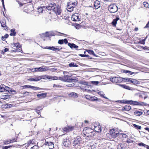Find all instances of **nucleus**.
<instances>
[{
    "label": "nucleus",
    "instance_id": "obj_1",
    "mask_svg": "<svg viewBox=\"0 0 149 149\" xmlns=\"http://www.w3.org/2000/svg\"><path fill=\"white\" fill-rule=\"evenodd\" d=\"M58 79L62 81L68 82H72V81L74 80V79L70 75H65L63 77H60Z\"/></svg>",
    "mask_w": 149,
    "mask_h": 149
},
{
    "label": "nucleus",
    "instance_id": "obj_2",
    "mask_svg": "<svg viewBox=\"0 0 149 149\" xmlns=\"http://www.w3.org/2000/svg\"><path fill=\"white\" fill-rule=\"evenodd\" d=\"M108 10L110 13H114L118 11V8L115 4H112L109 6Z\"/></svg>",
    "mask_w": 149,
    "mask_h": 149
},
{
    "label": "nucleus",
    "instance_id": "obj_3",
    "mask_svg": "<svg viewBox=\"0 0 149 149\" xmlns=\"http://www.w3.org/2000/svg\"><path fill=\"white\" fill-rule=\"evenodd\" d=\"M71 142L68 139V136H65L63 138V145L65 147V148H68L70 145Z\"/></svg>",
    "mask_w": 149,
    "mask_h": 149
},
{
    "label": "nucleus",
    "instance_id": "obj_4",
    "mask_svg": "<svg viewBox=\"0 0 149 149\" xmlns=\"http://www.w3.org/2000/svg\"><path fill=\"white\" fill-rule=\"evenodd\" d=\"M119 133L116 130L113 129L111 130L110 131V133L109 135V138L112 139L116 137L118 135Z\"/></svg>",
    "mask_w": 149,
    "mask_h": 149
},
{
    "label": "nucleus",
    "instance_id": "obj_5",
    "mask_svg": "<svg viewBox=\"0 0 149 149\" xmlns=\"http://www.w3.org/2000/svg\"><path fill=\"white\" fill-rule=\"evenodd\" d=\"M84 134L87 137H91L93 136L94 134H93V131L90 128H87L86 129L85 131Z\"/></svg>",
    "mask_w": 149,
    "mask_h": 149
},
{
    "label": "nucleus",
    "instance_id": "obj_6",
    "mask_svg": "<svg viewBox=\"0 0 149 149\" xmlns=\"http://www.w3.org/2000/svg\"><path fill=\"white\" fill-rule=\"evenodd\" d=\"M76 6V3H73L71 2H69L68 4L67 9L68 11L71 12L73 10L74 8Z\"/></svg>",
    "mask_w": 149,
    "mask_h": 149
},
{
    "label": "nucleus",
    "instance_id": "obj_7",
    "mask_svg": "<svg viewBox=\"0 0 149 149\" xmlns=\"http://www.w3.org/2000/svg\"><path fill=\"white\" fill-rule=\"evenodd\" d=\"M110 80L113 83L121 82L123 81L121 77H115L110 78Z\"/></svg>",
    "mask_w": 149,
    "mask_h": 149
},
{
    "label": "nucleus",
    "instance_id": "obj_8",
    "mask_svg": "<svg viewBox=\"0 0 149 149\" xmlns=\"http://www.w3.org/2000/svg\"><path fill=\"white\" fill-rule=\"evenodd\" d=\"M44 146L46 148H49V149H52L54 148V144L51 142H45Z\"/></svg>",
    "mask_w": 149,
    "mask_h": 149
},
{
    "label": "nucleus",
    "instance_id": "obj_9",
    "mask_svg": "<svg viewBox=\"0 0 149 149\" xmlns=\"http://www.w3.org/2000/svg\"><path fill=\"white\" fill-rule=\"evenodd\" d=\"M81 142V139L79 136H77L74 139L73 142L74 146H75L77 145H79Z\"/></svg>",
    "mask_w": 149,
    "mask_h": 149
},
{
    "label": "nucleus",
    "instance_id": "obj_10",
    "mask_svg": "<svg viewBox=\"0 0 149 149\" xmlns=\"http://www.w3.org/2000/svg\"><path fill=\"white\" fill-rule=\"evenodd\" d=\"M42 79V77L40 76H35L32 78H29L28 79L29 81H39Z\"/></svg>",
    "mask_w": 149,
    "mask_h": 149
},
{
    "label": "nucleus",
    "instance_id": "obj_11",
    "mask_svg": "<svg viewBox=\"0 0 149 149\" xmlns=\"http://www.w3.org/2000/svg\"><path fill=\"white\" fill-rule=\"evenodd\" d=\"M79 15L78 13H75L72 15L71 17L72 20L74 21H78L80 20Z\"/></svg>",
    "mask_w": 149,
    "mask_h": 149
},
{
    "label": "nucleus",
    "instance_id": "obj_12",
    "mask_svg": "<svg viewBox=\"0 0 149 149\" xmlns=\"http://www.w3.org/2000/svg\"><path fill=\"white\" fill-rule=\"evenodd\" d=\"M0 22L1 24V26L3 27L4 30H8V27L6 25V21L5 19H2Z\"/></svg>",
    "mask_w": 149,
    "mask_h": 149
},
{
    "label": "nucleus",
    "instance_id": "obj_13",
    "mask_svg": "<svg viewBox=\"0 0 149 149\" xmlns=\"http://www.w3.org/2000/svg\"><path fill=\"white\" fill-rule=\"evenodd\" d=\"M55 7V4L54 3H50L49 6L46 7L47 9L48 10H54Z\"/></svg>",
    "mask_w": 149,
    "mask_h": 149
},
{
    "label": "nucleus",
    "instance_id": "obj_14",
    "mask_svg": "<svg viewBox=\"0 0 149 149\" xmlns=\"http://www.w3.org/2000/svg\"><path fill=\"white\" fill-rule=\"evenodd\" d=\"M36 72H42L46 71L47 70V67L45 66L40 67L38 68H36Z\"/></svg>",
    "mask_w": 149,
    "mask_h": 149
},
{
    "label": "nucleus",
    "instance_id": "obj_15",
    "mask_svg": "<svg viewBox=\"0 0 149 149\" xmlns=\"http://www.w3.org/2000/svg\"><path fill=\"white\" fill-rule=\"evenodd\" d=\"M53 11L55 12L57 15H60L61 13L60 7L59 6H57L56 7H55Z\"/></svg>",
    "mask_w": 149,
    "mask_h": 149
},
{
    "label": "nucleus",
    "instance_id": "obj_16",
    "mask_svg": "<svg viewBox=\"0 0 149 149\" xmlns=\"http://www.w3.org/2000/svg\"><path fill=\"white\" fill-rule=\"evenodd\" d=\"M94 7L95 9H97L100 7V2L99 1L96 0L94 2Z\"/></svg>",
    "mask_w": 149,
    "mask_h": 149
},
{
    "label": "nucleus",
    "instance_id": "obj_17",
    "mask_svg": "<svg viewBox=\"0 0 149 149\" xmlns=\"http://www.w3.org/2000/svg\"><path fill=\"white\" fill-rule=\"evenodd\" d=\"M68 45L71 49L73 48L76 49L79 47L78 46L76 45L74 43H68Z\"/></svg>",
    "mask_w": 149,
    "mask_h": 149
},
{
    "label": "nucleus",
    "instance_id": "obj_18",
    "mask_svg": "<svg viewBox=\"0 0 149 149\" xmlns=\"http://www.w3.org/2000/svg\"><path fill=\"white\" fill-rule=\"evenodd\" d=\"M47 79L51 80H55L58 79L57 77L55 76H47L46 77Z\"/></svg>",
    "mask_w": 149,
    "mask_h": 149
},
{
    "label": "nucleus",
    "instance_id": "obj_19",
    "mask_svg": "<svg viewBox=\"0 0 149 149\" xmlns=\"http://www.w3.org/2000/svg\"><path fill=\"white\" fill-rule=\"evenodd\" d=\"M94 130L95 131L98 132H100L102 130L101 127L100 125L95 126Z\"/></svg>",
    "mask_w": 149,
    "mask_h": 149
},
{
    "label": "nucleus",
    "instance_id": "obj_20",
    "mask_svg": "<svg viewBox=\"0 0 149 149\" xmlns=\"http://www.w3.org/2000/svg\"><path fill=\"white\" fill-rule=\"evenodd\" d=\"M46 93H42L38 94L37 96L39 98L41 99L45 97L46 96Z\"/></svg>",
    "mask_w": 149,
    "mask_h": 149
},
{
    "label": "nucleus",
    "instance_id": "obj_21",
    "mask_svg": "<svg viewBox=\"0 0 149 149\" xmlns=\"http://www.w3.org/2000/svg\"><path fill=\"white\" fill-rule=\"evenodd\" d=\"M130 104L134 105H142V104H141L139 102L137 101H134L132 100H131Z\"/></svg>",
    "mask_w": 149,
    "mask_h": 149
},
{
    "label": "nucleus",
    "instance_id": "obj_22",
    "mask_svg": "<svg viewBox=\"0 0 149 149\" xmlns=\"http://www.w3.org/2000/svg\"><path fill=\"white\" fill-rule=\"evenodd\" d=\"M119 19V18L118 17H117L115 19L113 20L112 22V24L113 26H116L117 23V21Z\"/></svg>",
    "mask_w": 149,
    "mask_h": 149
},
{
    "label": "nucleus",
    "instance_id": "obj_23",
    "mask_svg": "<svg viewBox=\"0 0 149 149\" xmlns=\"http://www.w3.org/2000/svg\"><path fill=\"white\" fill-rule=\"evenodd\" d=\"M125 148V145L124 144L120 143L117 146L118 149H122Z\"/></svg>",
    "mask_w": 149,
    "mask_h": 149
},
{
    "label": "nucleus",
    "instance_id": "obj_24",
    "mask_svg": "<svg viewBox=\"0 0 149 149\" xmlns=\"http://www.w3.org/2000/svg\"><path fill=\"white\" fill-rule=\"evenodd\" d=\"M10 95H3L1 96V99L3 100H6L10 98Z\"/></svg>",
    "mask_w": 149,
    "mask_h": 149
},
{
    "label": "nucleus",
    "instance_id": "obj_25",
    "mask_svg": "<svg viewBox=\"0 0 149 149\" xmlns=\"http://www.w3.org/2000/svg\"><path fill=\"white\" fill-rule=\"evenodd\" d=\"M118 135L121 138H123V140H124V139L125 138H126L127 137V136L125 134H118Z\"/></svg>",
    "mask_w": 149,
    "mask_h": 149
},
{
    "label": "nucleus",
    "instance_id": "obj_26",
    "mask_svg": "<svg viewBox=\"0 0 149 149\" xmlns=\"http://www.w3.org/2000/svg\"><path fill=\"white\" fill-rule=\"evenodd\" d=\"M134 113L136 115L139 116L141 115L143 113L141 111H134Z\"/></svg>",
    "mask_w": 149,
    "mask_h": 149
},
{
    "label": "nucleus",
    "instance_id": "obj_27",
    "mask_svg": "<svg viewBox=\"0 0 149 149\" xmlns=\"http://www.w3.org/2000/svg\"><path fill=\"white\" fill-rule=\"evenodd\" d=\"M124 109L126 111H129L131 109V107L129 105H125L123 107Z\"/></svg>",
    "mask_w": 149,
    "mask_h": 149
},
{
    "label": "nucleus",
    "instance_id": "obj_28",
    "mask_svg": "<svg viewBox=\"0 0 149 149\" xmlns=\"http://www.w3.org/2000/svg\"><path fill=\"white\" fill-rule=\"evenodd\" d=\"M133 81L132 84L135 85H137L139 84H140V82L139 81L135 79H133Z\"/></svg>",
    "mask_w": 149,
    "mask_h": 149
},
{
    "label": "nucleus",
    "instance_id": "obj_29",
    "mask_svg": "<svg viewBox=\"0 0 149 149\" xmlns=\"http://www.w3.org/2000/svg\"><path fill=\"white\" fill-rule=\"evenodd\" d=\"M16 32H15V29H13L11 30V33L10 35L11 36H14L15 35Z\"/></svg>",
    "mask_w": 149,
    "mask_h": 149
},
{
    "label": "nucleus",
    "instance_id": "obj_30",
    "mask_svg": "<svg viewBox=\"0 0 149 149\" xmlns=\"http://www.w3.org/2000/svg\"><path fill=\"white\" fill-rule=\"evenodd\" d=\"M127 142L128 143H133L134 141L133 140V139L131 137H129L128 138L127 140Z\"/></svg>",
    "mask_w": 149,
    "mask_h": 149
},
{
    "label": "nucleus",
    "instance_id": "obj_31",
    "mask_svg": "<svg viewBox=\"0 0 149 149\" xmlns=\"http://www.w3.org/2000/svg\"><path fill=\"white\" fill-rule=\"evenodd\" d=\"M69 66L70 67H76L78 66V65L74 63H70L69 64Z\"/></svg>",
    "mask_w": 149,
    "mask_h": 149
},
{
    "label": "nucleus",
    "instance_id": "obj_32",
    "mask_svg": "<svg viewBox=\"0 0 149 149\" xmlns=\"http://www.w3.org/2000/svg\"><path fill=\"white\" fill-rule=\"evenodd\" d=\"M86 51L89 54H92L94 56H96L93 50H87Z\"/></svg>",
    "mask_w": 149,
    "mask_h": 149
},
{
    "label": "nucleus",
    "instance_id": "obj_33",
    "mask_svg": "<svg viewBox=\"0 0 149 149\" xmlns=\"http://www.w3.org/2000/svg\"><path fill=\"white\" fill-rule=\"evenodd\" d=\"M98 93V94L100 95L101 97H104L105 99H108V98L107 97H105L104 96V93H103V92L102 91H100Z\"/></svg>",
    "mask_w": 149,
    "mask_h": 149
},
{
    "label": "nucleus",
    "instance_id": "obj_34",
    "mask_svg": "<svg viewBox=\"0 0 149 149\" xmlns=\"http://www.w3.org/2000/svg\"><path fill=\"white\" fill-rule=\"evenodd\" d=\"M133 125L134 127L137 129L141 130V127L140 126L138 125L135 124H134Z\"/></svg>",
    "mask_w": 149,
    "mask_h": 149
},
{
    "label": "nucleus",
    "instance_id": "obj_35",
    "mask_svg": "<svg viewBox=\"0 0 149 149\" xmlns=\"http://www.w3.org/2000/svg\"><path fill=\"white\" fill-rule=\"evenodd\" d=\"M67 127L69 132L72 131L74 128V127L72 126H68Z\"/></svg>",
    "mask_w": 149,
    "mask_h": 149
},
{
    "label": "nucleus",
    "instance_id": "obj_36",
    "mask_svg": "<svg viewBox=\"0 0 149 149\" xmlns=\"http://www.w3.org/2000/svg\"><path fill=\"white\" fill-rule=\"evenodd\" d=\"M13 47H16L17 48H20V45L19 43H14L13 45Z\"/></svg>",
    "mask_w": 149,
    "mask_h": 149
},
{
    "label": "nucleus",
    "instance_id": "obj_37",
    "mask_svg": "<svg viewBox=\"0 0 149 149\" xmlns=\"http://www.w3.org/2000/svg\"><path fill=\"white\" fill-rule=\"evenodd\" d=\"M12 107V105L9 104H6L5 105H4V107L5 108H10L11 107Z\"/></svg>",
    "mask_w": 149,
    "mask_h": 149
},
{
    "label": "nucleus",
    "instance_id": "obj_38",
    "mask_svg": "<svg viewBox=\"0 0 149 149\" xmlns=\"http://www.w3.org/2000/svg\"><path fill=\"white\" fill-rule=\"evenodd\" d=\"M70 96H74V97H77V94L75 93H70Z\"/></svg>",
    "mask_w": 149,
    "mask_h": 149
},
{
    "label": "nucleus",
    "instance_id": "obj_39",
    "mask_svg": "<svg viewBox=\"0 0 149 149\" xmlns=\"http://www.w3.org/2000/svg\"><path fill=\"white\" fill-rule=\"evenodd\" d=\"M138 145L139 146H144L145 148H147V146L148 145H146L143 143H139L138 144Z\"/></svg>",
    "mask_w": 149,
    "mask_h": 149
},
{
    "label": "nucleus",
    "instance_id": "obj_40",
    "mask_svg": "<svg viewBox=\"0 0 149 149\" xmlns=\"http://www.w3.org/2000/svg\"><path fill=\"white\" fill-rule=\"evenodd\" d=\"M143 4L144 5V6L146 8L148 7L149 4L148 3L146 2H144L143 3Z\"/></svg>",
    "mask_w": 149,
    "mask_h": 149
},
{
    "label": "nucleus",
    "instance_id": "obj_41",
    "mask_svg": "<svg viewBox=\"0 0 149 149\" xmlns=\"http://www.w3.org/2000/svg\"><path fill=\"white\" fill-rule=\"evenodd\" d=\"M10 143V141L9 140H7L4 141V143L5 144H8Z\"/></svg>",
    "mask_w": 149,
    "mask_h": 149
},
{
    "label": "nucleus",
    "instance_id": "obj_42",
    "mask_svg": "<svg viewBox=\"0 0 149 149\" xmlns=\"http://www.w3.org/2000/svg\"><path fill=\"white\" fill-rule=\"evenodd\" d=\"M123 88H124L125 89H128V90H130L131 89V88L129 86H126L125 85H124Z\"/></svg>",
    "mask_w": 149,
    "mask_h": 149
},
{
    "label": "nucleus",
    "instance_id": "obj_43",
    "mask_svg": "<svg viewBox=\"0 0 149 149\" xmlns=\"http://www.w3.org/2000/svg\"><path fill=\"white\" fill-rule=\"evenodd\" d=\"M43 34L45 36L49 37L50 36L49 33L47 32L45 33H43Z\"/></svg>",
    "mask_w": 149,
    "mask_h": 149
},
{
    "label": "nucleus",
    "instance_id": "obj_44",
    "mask_svg": "<svg viewBox=\"0 0 149 149\" xmlns=\"http://www.w3.org/2000/svg\"><path fill=\"white\" fill-rule=\"evenodd\" d=\"M58 43L60 44H62L64 43V41H63V40H58Z\"/></svg>",
    "mask_w": 149,
    "mask_h": 149
},
{
    "label": "nucleus",
    "instance_id": "obj_45",
    "mask_svg": "<svg viewBox=\"0 0 149 149\" xmlns=\"http://www.w3.org/2000/svg\"><path fill=\"white\" fill-rule=\"evenodd\" d=\"M30 149H39V147L36 145H34Z\"/></svg>",
    "mask_w": 149,
    "mask_h": 149
},
{
    "label": "nucleus",
    "instance_id": "obj_46",
    "mask_svg": "<svg viewBox=\"0 0 149 149\" xmlns=\"http://www.w3.org/2000/svg\"><path fill=\"white\" fill-rule=\"evenodd\" d=\"M53 47H46L44 48V49H50L53 50Z\"/></svg>",
    "mask_w": 149,
    "mask_h": 149
},
{
    "label": "nucleus",
    "instance_id": "obj_47",
    "mask_svg": "<svg viewBox=\"0 0 149 149\" xmlns=\"http://www.w3.org/2000/svg\"><path fill=\"white\" fill-rule=\"evenodd\" d=\"M3 91H4V88L1 87V85H0V92H1Z\"/></svg>",
    "mask_w": 149,
    "mask_h": 149
},
{
    "label": "nucleus",
    "instance_id": "obj_48",
    "mask_svg": "<svg viewBox=\"0 0 149 149\" xmlns=\"http://www.w3.org/2000/svg\"><path fill=\"white\" fill-rule=\"evenodd\" d=\"M53 48H53V51H58L59 49H61V48H60V49H59L58 48L55 47H53Z\"/></svg>",
    "mask_w": 149,
    "mask_h": 149
},
{
    "label": "nucleus",
    "instance_id": "obj_49",
    "mask_svg": "<svg viewBox=\"0 0 149 149\" xmlns=\"http://www.w3.org/2000/svg\"><path fill=\"white\" fill-rule=\"evenodd\" d=\"M124 80H125L126 82H129L130 78H123Z\"/></svg>",
    "mask_w": 149,
    "mask_h": 149
},
{
    "label": "nucleus",
    "instance_id": "obj_50",
    "mask_svg": "<svg viewBox=\"0 0 149 149\" xmlns=\"http://www.w3.org/2000/svg\"><path fill=\"white\" fill-rule=\"evenodd\" d=\"M63 130L65 132H69V131H68V129L67 126L63 129Z\"/></svg>",
    "mask_w": 149,
    "mask_h": 149
},
{
    "label": "nucleus",
    "instance_id": "obj_51",
    "mask_svg": "<svg viewBox=\"0 0 149 149\" xmlns=\"http://www.w3.org/2000/svg\"><path fill=\"white\" fill-rule=\"evenodd\" d=\"M79 56L82 57H88V55L83 54H79Z\"/></svg>",
    "mask_w": 149,
    "mask_h": 149
},
{
    "label": "nucleus",
    "instance_id": "obj_52",
    "mask_svg": "<svg viewBox=\"0 0 149 149\" xmlns=\"http://www.w3.org/2000/svg\"><path fill=\"white\" fill-rule=\"evenodd\" d=\"M30 70H31L32 72H37L36 68H32L31 69H30Z\"/></svg>",
    "mask_w": 149,
    "mask_h": 149
},
{
    "label": "nucleus",
    "instance_id": "obj_53",
    "mask_svg": "<svg viewBox=\"0 0 149 149\" xmlns=\"http://www.w3.org/2000/svg\"><path fill=\"white\" fill-rule=\"evenodd\" d=\"M145 40V39L141 40L139 41V42L141 44H144Z\"/></svg>",
    "mask_w": 149,
    "mask_h": 149
},
{
    "label": "nucleus",
    "instance_id": "obj_54",
    "mask_svg": "<svg viewBox=\"0 0 149 149\" xmlns=\"http://www.w3.org/2000/svg\"><path fill=\"white\" fill-rule=\"evenodd\" d=\"M63 74H64V76L65 75H69V72H67L63 71Z\"/></svg>",
    "mask_w": 149,
    "mask_h": 149
},
{
    "label": "nucleus",
    "instance_id": "obj_55",
    "mask_svg": "<svg viewBox=\"0 0 149 149\" xmlns=\"http://www.w3.org/2000/svg\"><path fill=\"white\" fill-rule=\"evenodd\" d=\"M53 87L54 88H55V87L60 88L61 87V86L60 85H56V84H54V85H53Z\"/></svg>",
    "mask_w": 149,
    "mask_h": 149
},
{
    "label": "nucleus",
    "instance_id": "obj_56",
    "mask_svg": "<svg viewBox=\"0 0 149 149\" xmlns=\"http://www.w3.org/2000/svg\"><path fill=\"white\" fill-rule=\"evenodd\" d=\"M8 34H6L4 36V37L2 36V39H3V38H8Z\"/></svg>",
    "mask_w": 149,
    "mask_h": 149
},
{
    "label": "nucleus",
    "instance_id": "obj_57",
    "mask_svg": "<svg viewBox=\"0 0 149 149\" xmlns=\"http://www.w3.org/2000/svg\"><path fill=\"white\" fill-rule=\"evenodd\" d=\"M9 50V49H8V48H5L4 49V52H2V54H4V53L5 52H7Z\"/></svg>",
    "mask_w": 149,
    "mask_h": 149
},
{
    "label": "nucleus",
    "instance_id": "obj_58",
    "mask_svg": "<svg viewBox=\"0 0 149 149\" xmlns=\"http://www.w3.org/2000/svg\"><path fill=\"white\" fill-rule=\"evenodd\" d=\"M10 88L8 86H5V88H4V91L6 90V91H8V90H9Z\"/></svg>",
    "mask_w": 149,
    "mask_h": 149
},
{
    "label": "nucleus",
    "instance_id": "obj_59",
    "mask_svg": "<svg viewBox=\"0 0 149 149\" xmlns=\"http://www.w3.org/2000/svg\"><path fill=\"white\" fill-rule=\"evenodd\" d=\"M11 146H5L3 148V149H7L8 148H9Z\"/></svg>",
    "mask_w": 149,
    "mask_h": 149
},
{
    "label": "nucleus",
    "instance_id": "obj_60",
    "mask_svg": "<svg viewBox=\"0 0 149 149\" xmlns=\"http://www.w3.org/2000/svg\"><path fill=\"white\" fill-rule=\"evenodd\" d=\"M70 2H72L74 3H76V5L77 4V1H76V0H70Z\"/></svg>",
    "mask_w": 149,
    "mask_h": 149
},
{
    "label": "nucleus",
    "instance_id": "obj_61",
    "mask_svg": "<svg viewBox=\"0 0 149 149\" xmlns=\"http://www.w3.org/2000/svg\"><path fill=\"white\" fill-rule=\"evenodd\" d=\"M63 41H64V42L65 44H67V43H68V40H67V39H64L63 40Z\"/></svg>",
    "mask_w": 149,
    "mask_h": 149
},
{
    "label": "nucleus",
    "instance_id": "obj_62",
    "mask_svg": "<svg viewBox=\"0 0 149 149\" xmlns=\"http://www.w3.org/2000/svg\"><path fill=\"white\" fill-rule=\"evenodd\" d=\"M34 89H33L34 90H39L40 89V88L38 87L34 86V88H33Z\"/></svg>",
    "mask_w": 149,
    "mask_h": 149
},
{
    "label": "nucleus",
    "instance_id": "obj_63",
    "mask_svg": "<svg viewBox=\"0 0 149 149\" xmlns=\"http://www.w3.org/2000/svg\"><path fill=\"white\" fill-rule=\"evenodd\" d=\"M125 102L126 104H130L131 100H126Z\"/></svg>",
    "mask_w": 149,
    "mask_h": 149
},
{
    "label": "nucleus",
    "instance_id": "obj_64",
    "mask_svg": "<svg viewBox=\"0 0 149 149\" xmlns=\"http://www.w3.org/2000/svg\"><path fill=\"white\" fill-rule=\"evenodd\" d=\"M29 86H30V85H25V86H22L24 88H29Z\"/></svg>",
    "mask_w": 149,
    "mask_h": 149
}]
</instances>
